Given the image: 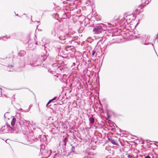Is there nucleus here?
<instances>
[{"label":"nucleus","mask_w":158,"mask_h":158,"mask_svg":"<svg viewBox=\"0 0 158 158\" xmlns=\"http://www.w3.org/2000/svg\"><path fill=\"white\" fill-rule=\"evenodd\" d=\"M16 121V119L15 118H13L11 122V124L12 126H14L15 124Z\"/></svg>","instance_id":"3"},{"label":"nucleus","mask_w":158,"mask_h":158,"mask_svg":"<svg viewBox=\"0 0 158 158\" xmlns=\"http://www.w3.org/2000/svg\"><path fill=\"white\" fill-rule=\"evenodd\" d=\"M56 98H53L52 99V100H50L48 103L47 104V106L50 102L51 101H52V100H54L56 99Z\"/></svg>","instance_id":"5"},{"label":"nucleus","mask_w":158,"mask_h":158,"mask_svg":"<svg viewBox=\"0 0 158 158\" xmlns=\"http://www.w3.org/2000/svg\"><path fill=\"white\" fill-rule=\"evenodd\" d=\"M9 127L11 128V129L12 128V127Z\"/></svg>","instance_id":"9"},{"label":"nucleus","mask_w":158,"mask_h":158,"mask_svg":"<svg viewBox=\"0 0 158 158\" xmlns=\"http://www.w3.org/2000/svg\"><path fill=\"white\" fill-rule=\"evenodd\" d=\"M9 127L11 128V129L12 128V127Z\"/></svg>","instance_id":"8"},{"label":"nucleus","mask_w":158,"mask_h":158,"mask_svg":"<svg viewBox=\"0 0 158 158\" xmlns=\"http://www.w3.org/2000/svg\"><path fill=\"white\" fill-rule=\"evenodd\" d=\"M102 28L100 25L97 26L93 30V31L95 34H99L102 32Z\"/></svg>","instance_id":"1"},{"label":"nucleus","mask_w":158,"mask_h":158,"mask_svg":"<svg viewBox=\"0 0 158 158\" xmlns=\"http://www.w3.org/2000/svg\"><path fill=\"white\" fill-rule=\"evenodd\" d=\"M95 53V52H93V53H92V55H94V54Z\"/></svg>","instance_id":"7"},{"label":"nucleus","mask_w":158,"mask_h":158,"mask_svg":"<svg viewBox=\"0 0 158 158\" xmlns=\"http://www.w3.org/2000/svg\"><path fill=\"white\" fill-rule=\"evenodd\" d=\"M89 120L90 121V122L91 123H93L94 121V119L92 117H91L89 118Z\"/></svg>","instance_id":"4"},{"label":"nucleus","mask_w":158,"mask_h":158,"mask_svg":"<svg viewBox=\"0 0 158 158\" xmlns=\"http://www.w3.org/2000/svg\"><path fill=\"white\" fill-rule=\"evenodd\" d=\"M145 158H151L149 156H146Z\"/></svg>","instance_id":"6"},{"label":"nucleus","mask_w":158,"mask_h":158,"mask_svg":"<svg viewBox=\"0 0 158 158\" xmlns=\"http://www.w3.org/2000/svg\"><path fill=\"white\" fill-rule=\"evenodd\" d=\"M109 141L111 142L112 144H115V145H117V142L114 139H109Z\"/></svg>","instance_id":"2"},{"label":"nucleus","mask_w":158,"mask_h":158,"mask_svg":"<svg viewBox=\"0 0 158 158\" xmlns=\"http://www.w3.org/2000/svg\"><path fill=\"white\" fill-rule=\"evenodd\" d=\"M9 127L11 128V129L12 128V127Z\"/></svg>","instance_id":"10"}]
</instances>
